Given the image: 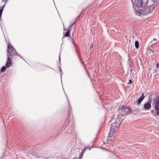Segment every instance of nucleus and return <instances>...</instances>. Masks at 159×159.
Returning a JSON list of instances; mask_svg holds the SVG:
<instances>
[{
  "label": "nucleus",
  "mask_w": 159,
  "mask_h": 159,
  "mask_svg": "<svg viewBox=\"0 0 159 159\" xmlns=\"http://www.w3.org/2000/svg\"><path fill=\"white\" fill-rule=\"evenodd\" d=\"M145 98V96L144 95L143 93L142 95H141L140 97L139 98V100L137 101V105H139L140 104L141 102Z\"/></svg>",
  "instance_id": "obj_9"
},
{
  "label": "nucleus",
  "mask_w": 159,
  "mask_h": 159,
  "mask_svg": "<svg viewBox=\"0 0 159 159\" xmlns=\"http://www.w3.org/2000/svg\"><path fill=\"white\" fill-rule=\"evenodd\" d=\"M139 42H138V41H136L135 42V48H139Z\"/></svg>",
  "instance_id": "obj_13"
},
{
  "label": "nucleus",
  "mask_w": 159,
  "mask_h": 159,
  "mask_svg": "<svg viewBox=\"0 0 159 159\" xmlns=\"http://www.w3.org/2000/svg\"><path fill=\"white\" fill-rule=\"evenodd\" d=\"M68 31L64 34V37H68L70 36V30L69 28H67Z\"/></svg>",
  "instance_id": "obj_10"
},
{
  "label": "nucleus",
  "mask_w": 159,
  "mask_h": 159,
  "mask_svg": "<svg viewBox=\"0 0 159 159\" xmlns=\"http://www.w3.org/2000/svg\"><path fill=\"white\" fill-rule=\"evenodd\" d=\"M154 107L155 109H159V98H157L154 102Z\"/></svg>",
  "instance_id": "obj_8"
},
{
  "label": "nucleus",
  "mask_w": 159,
  "mask_h": 159,
  "mask_svg": "<svg viewBox=\"0 0 159 159\" xmlns=\"http://www.w3.org/2000/svg\"><path fill=\"white\" fill-rule=\"evenodd\" d=\"M152 102V99H149L148 102H146L144 105V108L145 110H149L151 107V103Z\"/></svg>",
  "instance_id": "obj_7"
},
{
  "label": "nucleus",
  "mask_w": 159,
  "mask_h": 159,
  "mask_svg": "<svg viewBox=\"0 0 159 159\" xmlns=\"http://www.w3.org/2000/svg\"><path fill=\"white\" fill-rule=\"evenodd\" d=\"M64 29V30H67V31H68L67 29Z\"/></svg>",
  "instance_id": "obj_23"
},
{
  "label": "nucleus",
  "mask_w": 159,
  "mask_h": 159,
  "mask_svg": "<svg viewBox=\"0 0 159 159\" xmlns=\"http://www.w3.org/2000/svg\"><path fill=\"white\" fill-rule=\"evenodd\" d=\"M131 109L126 106H122L119 107L118 111L121 116H125L131 112Z\"/></svg>",
  "instance_id": "obj_3"
},
{
  "label": "nucleus",
  "mask_w": 159,
  "mask_h": 159,
  "mask_svg": "<svg viewBox=\"0 0 159 159\" xmlns=\"http://www.w3.org/2000/svg\"><path fill=\"white\" fill-rule=\"evenodd\" d=\"M151 112L153 115H154L155 116L156 114H155V111L154 110H151Z\"/></svg>",
  "instance_id": "obj_17"
},
{
  "label": "nucleus",
  "mask_w": 159,
  "mask_h": 159,
  "mask_svg": "<svg viewBox=\"0 0 159 159\" xmlns=\"http://www.w3.org/2000/svg\"><path fill=\"white\" fill-rule=\"evenodd\" d=\"M91 148L90 147H86V148H85L82 151V152L81 153V157L83 155V153L85 151V150L88 149L89 150H90L91 149Z\"/></svg>",
  "instance_id": "obj_12"
},
{
  "label": "nucleus",
  "mask_w": 159,
  "mask_h": 159,
  "mask_svg": "<svg viewBox=\"0 0 159 159\" xmlns=\"http://www.w3.org/2000/svg\"><path fill=\"white\" fill-rule=\"evenodd\" d=\"M155 116H159V109H155Z\"/></svg>",
  "instance_id": "obj_14"
},
{
  "label": "nucleus",
  "mask_w": 159,
  "mask_h": 159,
  "mask_svg": "<svg viewBox=\"0 0 159 159\" xmlns=\"http://www.w3.org/2000/svg\"><path fill=\"white\" fill-rule=\"evenodd\" d=\"M18 54L14 48L9 43H8L7 48V58L6 64L7 68L9 67L11 65V60L14 55Z\"/></svg>",
  "instance_id": "obj_1"
},
{
  "label": "nucleus",
  "mask_w": 159,
  "mask_h": 159,
  "mask_svg": "<svg viewBox=\"0 0 159 159\" xmlns=\"http://www.w3.org/2000/svg\"><path fill=\"white\" fill-rule=\"evenodd\" d=\"M157 67L159 68V64H157Z\"/></svg>",
  "instance_id": "obj_21"
},
{
  "label": "nucleus",
  "mask_w": 159,
  "mask_h": 159,
  "mask_svg": "<svg viewBox=\"0 0 159 159\" xmlns=\"http://www.w3.org/2000/svg\"><path fill=\"white\" fill-rule=\"evenodd\" d=\"M143 4V6H145L147 5L148 2L149 0H142Z\"/></svg>",
  "instance_id": "obj_11"
},
{
  "label": "nucleus",
  "mask_w": 159,
  "mask_h": 159,
  "mask_svg": "<svg viewBox=\"0 0 159 159\" xmlns=\"http://www.w3.org/2000/svg\"><path fill=\"white\" fill-rule=\"evenodd\" d=\"M7 0H2V2H5V4L6 3V2H7Z\"/></svg>",
  "instance_id": "obj_20"
},
{
  "label": "nucleus",
  "mask_w": 159,
  "mask_h": 159,
  "mask_svg": "<svg viewBox=\"0 0 159 159\" xmlns=\"http://www.w3.org/2000/svg\"><path fill=\"white\" fill-rule=\"evenodd\" d=\"M91 44H92L91 46H90V48H93V43H92Z\"/></svg>",
  "instance_id": "obj_22"
},
{
  "label": "nucleus",
  "mask_w": 159,
  "mask_h": 159,
  "mask_svg": "<svg viewBox=\"0 0 159 159\" xmlns=\"http://www.w3.org/2000/svg\"><path fill=\"white\" fill-rule=\"evenodd\" d=\"M7 67V66L6 67L5 66H2V68H1V71L2 72H3L6 70Z\"/></svg>",
  "instance_id": "obj_15"
},
{
  "label": "nucleus",
  "mask_w": 159,
  "mask_h": 159,
  "mask_svg": "<svg viewBox=\"0 0 159 159\" xmlns=\"http://www.w3.org/2000/svg\"><path fill=\"white\" fill-rule=\"evenodd\" d=\"M143 7L142 8H141V9L139 8V9H137V10H135V12L136 14L139 16L142 14L143 15H146V13L144 12L146 11V7Z\"/></svg>",
  "instance_id": "obj_5"
},
{
  "label": "nucleus",
  "mask_w": 159,
  "mask_h": 159,
  "mask_svg": "<svg viewBox=\"0 0 159 159\" xmlns=\"http://www.w3.org/2000/svg\"><path fill=\"white\" fill-rule=\"evenodd\" d=\"M121 119L120 118H117L116 120L111 124L110 127V132L109 134V136L113 135L115 133L116 129L119 127L121 123Z\"/></svg>",
  "instance_id": "obj_2"
},
{
  "label": "nucleus",
  "mask_w": 159,
  "mask_h": 159,
  "mask_svg": "<svg viewBox=\"0 0 159 159\" xmlns=\"http://www.w3.org/2000/svg\"><path fill=\"white\" fill-rule=\"evenodd\" d=\"M5 4H4V5H3V6H2V7H0V8L1 9H3V8H4V7H5Z\"/></svg>",
  "instance_id": "obj_19"
},
{
  "label": "nucleus",
  "mask_w": 159,
  "mask_h": 159,
  "mask_svg": "<svg viewBox=\"0 0 159 159\" xmlns=\"http://www.w3.org/2000/svg\"><path fill=\"white\" fill-rule=\"evenodd\" d=\"M133 5V8L134 10V11L137 9H139L140 8H142L143 6L142 0H131Z\"/></svg>",
  "instance_id": "obj_4"
},
{
  "label": "nucleus",
  "mask_w": 159,
  "mask_h": 159,
  "mask_svg": "<svg viewBox=\"0 0 159 159\" xmlns=\"http://www.w3.org/2000/svg\"><path fill=\"white\" fill-rule=\"evenodd\" d=\"M73 159H76L75 158H73Z\"/></svg>",
  "instance_id": "obj_24"
},
{
  "label": "nucleus",
  "mask_w": 159,
  "mask_h": 159,
  "mask_svg": "<svg viewBox=\"0 0 159 159\" xmlns=\"http://www.w3.org/2000/svg\"><path fill=\"white\" fill-rule=\"evenodd\" d=\"M132 80H131L130 79L129 80V82L127 83L128 84H132Z\"/></svg>",
  "instance_id": "obj_18"
},
{
  "label": "nucleus",
  "mask_w": 159,
  "mask_h": 159,
  "mask_svg": "<svg viewBox=\"0 0 159 159\" xmlns=\"http://www.w3.org/2000/svg\"><path fill=\"white\" fill-rule=\"evenodd\" d=\"M155 5L154 4L150 5L149 7H146V11L144 13H146V14L151 13L155 9Z\"/></svg>",
  "instance_id": "obj_6"
},
{
  "label": "nucleus",
  "mask_w": 159,
  "mask_h": 159,
  "mask_svg": "<svg viewBox=\"0 0 159 159\" xmlns=\"http://www.w3.org/2000/svg\"><path fill=\"white\" fill-rule=\"evenodd\" d=\"M3 10L2 9H0V18H1L2 16V13L3 11Z\"/></svg>",
  "instance_id": "obj_16"
}]
</instances>
